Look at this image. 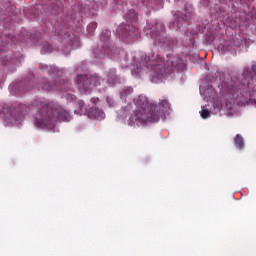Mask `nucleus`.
I'll list each match as a JSON object with an SVG mask.
<instances>
[{"instance_id":"f257e3e1","label":"nucleus","mask_w":256,"mask_h":256,"mask_svg":"<svg viewBox=\"0 0 256 256\" xmlns=\"http://www.w3.org/2000/svg\"><path fill=\"white\" fill-rule=\"evenodd\" d=\"M33 109H37L35 114V125L39 129H45L49 125H54L55 123H61V121H66L69 123L71 121V114L63 106L57 102H47L43 100H35L31 106L27 104H19L17 108V113L20 117L31 113Z\"/></svg>"},{"instance_id":"f03ea898","label":"nucleus","mask_w":256,"mask_h":256,"mask_svg":"<svg viewBox=\"0 0 256 256\" xmlns=\"http://www.w3.org/2000/svg\"><path fill=\"white\" fill-rule=\"evenodd\" d=\"M243 75L242 84H237L233 80L222 83V93L231 95L232 99L241 105H256V66L251 69L246 68Z\"/></svg>"},{"instance_id":"7ed1b4c3","label":"nucleus","mask_w":256,"mask_h":256,"mask_svg":"<svg viewBox=\"0 0 256 256\" xmlns=\"http://www.w3.org/2000/svg\"><path fill=\"white\" fill-rule=\"evenodd\" d=\"M136 110L131 115V121L139 125H147V123H158L161 117H165V113L171 109L169 100H160L158 106L149 104V100L145 96L134 98Z\"/></svg>"},{"instance_id":"20e7f679","label":"nucleus","mask_w":256,"mask_h":256,"mask_svg":"<svg viewBox=\"0 0 256 256\" xmlns=\"http://www.w3.org/2000/svg\"><path fill=\"white\" fill-rule=\"evenodd\" d=\"M76 83L78 85L79 91L81 93H89L93 87H97V85H101V78L97 75H78L76 77Z\"/></svg>"},{"instance_id":"39448f33","label":"nucleus","mask_w":256,"mask_h":256,"mask_svg":"<svg viewBox=\"0 0 256 256\" xmlns=\"http://www.w3.org/2000/svg\"><path fill=\"white\" fill-rule=\"evenodd\" d=\"M100 41L104 43L101 49H94V57L96 59H103L105 55H109L113 50L109 47V41H111V31L104 30L100 36Z\"/></svg>"},{"instance_id":"423d86ee","label":"nucleus","mask_w":256,"mask_h":256,"mask_svg":"<svg viewBox=\"0 0 256 256\" xmlns=\"http://www.w3.org/2000/svg\"><path fill=\"white\" fill-rule=\"evenodd\" d=\"M54 85L49 83V82H45V80H43L42 83V89H44V91H68L69 90V82L65 79H61L59 77H55L54 80Z\"/></svg>"},{"instance_id":"0eeeda50","label":"nucleus","mask_w":256,"mask_h":256,"mask_svg":"<svg viewBox=\"0 0 256 256\" xmlns=\"http://www.w3.org/2000/svg\"><path fill=\"white\" fill-rule=\"evenodd\" d=\"M117 33L121 37V39H129V37H133L135 33H137V30L135 27L131 26H119L117 28Z\"/></svg>"},{"instance_id":"6e6552de","label":"nucleus","mask_w":256,"mask_h":256,"mask_svg":"<svg viewBox=\"0 0 256 256\" xmlns=\"http://www.w3.org/2000/svg\"><path fill=\"white\" fill-rule=\"evenodd\" d=\"M73 39H75V35L66 34L62 39V51L64 55H69L71 53V49L73 47Z\"/></svg>"},{"instance_id":"1a4fd4ad","label":"nucleus","mask_w":256,"mask_h":256,"mask_svg":"<svg viewBox=\"0 0 256 256\" xmlns=\"http://www.w3.org/2000/svg\"><path fill=\"white\" fill-rule=\"evenodd\" d=\"M158 31L152 30L150 36L154 39L155 43H162L165 45V28L161 24L157 25Z\"/></svg>"},{"instance_id":"9d476101","label":"nucleus","mask_w":256,"mask_h":256,"mask_svg":"<svg viewBox=\"0 0 256 256\" xmlns=\"http://www.w3.org/2000/svg\"><path fill=\"white\" fill-rule=\"evenodd\" d=\"M144 66L145 67H157L158 69H160V71L159 72H154L153 73V77L155 78V76L157 77V79H162V77H163V71L161 70V69H163L162 68V66H160L159 64H157L156 62H155V58L152 56H147L146 58H145V64H144Z\"/></svg>"},{"instance_id":"9b49d317","label":"nucleus","mask_w":256,"mask_h":256,"mask_svg":"<svg viewBox=\"0 0 256 256\" xmlns=\"http://www.w3.org/2000/svg\"><path fill=\"white\" fill-rule=\"evenodd\" d=\"M17 87L19 90V93H27L28 91H31L33 89V80L29 78H25L24 80L17 83Z\"/></svg>"},{"instance_id":"f8f14e48","label":"nucleus","mask_w":256,"mask_h":256,"mask_svg":"<svg viewBox=\"0 0 256 256\" xmlns=\"http://www.w3.org/2000/svg\"><path fill=\"white\" fill-rule=\"evenodd\" d=\"M106 77L109 85H117V83H119V76H117L115 69L108 70L106 72Z\"/></svg>"},{"instance_id":"ddd939ff","label":"nucleus","mask_w":256,"mask_h":256,"mask_svg":"<svg viewBox=\"0 0 256 256\" xmlns=\"http://www.w3.org/2000/svg\"><path fill=\"white\" fill-rule=\"evenodd\" d=\"M88 116L91 119H97L100 121L101 119H105V112L99 108H91V110L88 111Z\"/></svg>"},{"instance_id":"4468645a","label":"nucleus","mask_w":256,"mask_h":256,"mask_svg":"<svg viewBox=\"0 0 256 256\" xmlns=\"http://www.w3.org/2000/svg\"><path fill=\"white\" fill-rule=\"evenodd\" d=\"M185 21H187V17L183 16V14H178L175 16V21L173 22V25L176 26L177 29H181Z\"/></svg>"},{"instance_id":"2eb2a0df","label":"nucleus","mask_w":256,"mask_h":256,"mask_svg":"<svg viewBox=\"0 0 256 256\" xmlns=\"http://www.w3.org/2000/svg\"><path fill=\"white\" fill-rule=\"evenodd\" d=\"M234 143L238 149H244L245 148V141L243 140V136L237 134L234 137Z\"/></svg>"},{"instance_id":"dca6fc26","label":"nucleus","mask_w":256,"mask_h":256,"mask_svg":"<svg viewBox=\"0 0 256 256\" xmlns=\"http://www.w3.org/2000/svg\"><path fill=\"white\" fill-rule=\"evenodd\" d=\"M132 94H133V89L131 87H125L120 93L122 99H127V97H129V95H132Z\"/></svg>"},{"instance_id":"f3484780","label":"nucleus","mask_w":256,"mask_h":256,"mask_svg":"<svg viewBox=\"0 0 256 256\" xmlns=\"http://www.w3.org/2000/svg\"><path fill=\"white\" fill-rule=\"evenodd\" d=\"M42 69L48 71L49 75H55V73H59V69L56 66H42Z\"/></svg>"},{"instance_id":"a211bd4d","label":"nucleus","mask_w":256,"mask_h":256,"mask_svg":"<svg viewBox=\"0 0 256 256\" xmlns=\"http://www.w3.org/2000/svg\"><path fill=\"white\" fill-rule=\"evenodd\" d=\"M79 109H80V115H86L87 112V108H85V102H83V100H79L77 103Z\"/></svg>"},{"instance_id":"6ab92c4d","label":"nucleus","mask_w":256,"mask_h":256,"mask_svg":"<svg viewBox=\"0 0 256 256\" xmlns=\"http://www.w3.org/2000/svg\"><path fill=\"white\" fill-rule=\"evenodd\" d=\"M200 115L202 119H209L211 117V111L209 109L202 107V110L200 111Z\"/></svg>"},{"instance_id":"aec40b11","label":"nucleus","mask_w":256,"mask_h":256,"mask_svg":"<svg viewBox=\"0 0 256 256\" xmlns=\"http://www.w3.org/2000/svg\"><path fill=\"white\" fill-rule=\"evenodd\" d=\"M106 101H107V104L109 105V107H113L115 105V100L111 96H108L106 98Z\"/></svg>"},{"instance_id":"412c9836","label":"nucleus","mask_w":256,"mask_h":256,"mask_svg":"<svg viewBox=\"0 0 256 256\" xmlns=\"http://www.w3.org/2000/svg\"><path fill=\"white\" fill-rule=\"evenodd\" d=\"M88 29H92L91 31H95V29H97V22L90 23L88 25Z\"/></svg>"},{"instance_id":"4be33fe9","label":"nucleus","mask_w":256,"mask_h":256,"mask_svg":"<svg viewBox=\"0 0 256 256\" xmlns=\"http://www.w3.org/2000/svg\"><path fill=\"white\" fill-rule=\"evenodd\" d=\"M204 5H206V7L209 6V0H206V1L204 2Z\"/></svg>"},{"instance_id":"5701e85b","label":"nucleus","mask_w":256,"mask_h":256,"mask_svg":"<svg viewBox=\"0 0 256 256\" xmlns=\"http://www.w3.org/2000/svg\"><path fill=\"white\" fill-rule=\"evenodd\" d=\"M138 73H141V69L138 68Z\"/></svg>"},{"instance_id":"b1692460","label":"nucleus","mask_w":256,"mask_h":256,"mask_svg":"<svg viewBox=\"0 0 256 256\" xmlns=\"http://www.w3.org/2000/svg\"><path fill=\"white\" fill-rule=\"evenodd\" d=\"M223 51H227V48H223Z\"/></svg>"}]
</instances>
